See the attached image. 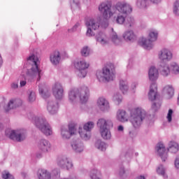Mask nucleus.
<instances>
[{"label": "nucleus", "mask_w": 179, "mask_h": 179, "mask_svg": "<svg viewBox=\"0 0 179 179\" xmlns=\"http://www.w3.org/2000/svg\"><path fill=\"white\" fill-rule=\"evenodd\" d=\"M27 64H29L31 69L27 72V76L34 78L38 76V80L41 78V70L38 69V57L34 55H31L27 59Z\"/></svg>", "instance_id": "f257e3e1"}, {"label": "nucleus", "mask_w": 179, "mask_h": 179, "mask_svg": "<svg viewBox=\"0 0 179 179\" xmlns=\"http://www.w3.org/2000/svg\"><path fill=\"white\" fill-rule=\"evenodd\" d=\"M70 101L80 100L81 103H86L89 100V89L87 87H82L77 90H71L69 94Z\"/></svg>", "instance_id": "f03ea898"}, {"label": "nucleus", "mask_w": 179, "mask_h": 179, "mask_svg": "<svg viewBox=\"0 0 179 179\" xmlns=\"http://www.w3.org/2000/svg\"><path fill=\"white\" fill-rule=\"evenodd\" d=\"M146 113L141 108L132 109L130 112V122L134 128H139L145 119Z\"/></svg>", "instance_id": "7ed1b4c3"}, {"label": "nucleus", "mask_w": 179, "mask_h": 179, "mask_svg": "<svg viewBox=\"0 0 179 179\" xmlns=\"http://www.w3.org/2000/svg\"><path fill=\"white\" fill-rule=\"evenodd\" d=\"M114 69L113 64L108 65L103 69L102 72L96 73V77L100 82H111L115 78Z\"/></svg>", "instance_id": "20e7f679"}, {"label": "nucleus", "mask_w": 179, "mask_h": 179, "mask_svg": "<svg viewBox=\"0 0 179 179\" xmlns=\"http://www.w3.org/2000/svg\"><path fill=\"white\" fill-rule=\"evenodd\" d=\"M99 128H100V134L103 139H110L111 138V132L108 128H113V122L110 120L99 119L97 122Z\"/></svg>", "instance_id": "39448f33"}, {"label": "nucleus", "mask_w": 179, "mask_h": 179, "mask_svg": "<svg viewBox=\"0 0 179 179\" xmlns=\"http://www.w3.org/2000/svg\"><path fill=\"white\" fill-rule=\"evenodd\" d=\"M35 125L46 136H49V135L52 134V130H51L50 124L43 118H35Z\"/></svg>", "instance_id": "423d86ee"}, {"label": "nucleus", "mask_w": 179, "mask_h": 179, "mask_svg": "<svg viewBox=\"0 0 179 179\" xmlns=\"http://www.w3.org/2000/svg\"><path fill=\"white\" fill-rule=\"evenodd\" d=\"M156 40H157V33L151 31L149 33L148 40L145 38H142L139 40L138 43L141 47L145 48V50H150V48H152V43H153V41H156Z\"/></svg>", "instance_id": "0eeeda50"}, {"label": "nucleus", "mask_w": 179, "mask_h": 179, "mask_svg": "<svg viewBox=\"0 0 179 179\" xmlns=\"http://www.w3.org/2000/svg\"><path fill=\"white\" fill-rule=\"evenodd\" d=\"M94 128V123L93 122H88L86 123L83 129H79V134L83 139L87 141L90 138V131Z\"/></svg>", "instance_id": "6e6552de"}, {"label": "nucleus", "mask_w": 179, "mask_h": 179, "mask_svg": "<svg viewBox=\"0 0 179 179\" xmlns=\"http://www.w3.org/2000/svg\"><path fill=\"white\" fill-rule=\"evenodd\" d=\"M85 24L87 27H88L86 34L87 37H93V36H94V32H93L92 30H97V29L100 27V23L94 19H90L85 22Z\"/></svg>", "instance_id": "1a4fd4ad"}, {"label": "nucleus", "mask_w": 179, "mask_h": 179, "mask_svg": "<svg viewBox=\"0 0 179 179\" xmlns=\"http://www.w3.org/2000/svg\"><path fill=\"white\" fill-rule=\"evenodd\" d=\"M99 10L102 13L104 19L106 20L113 16V12H111V3L109 2L102 3L99 7Z\"/></svg>", "instance_id": "9d476101"}, {"label": "nucleus", "mask_w": 179, "mask_h": 179, "mask_svg": "<svg viewBox=\"0 0 179 179\" xmlns=\"http://www.w3.org/2000/svg\"><path fill=\"white\" fill-rule=\"evenodd\" d=\"M89 63L86 62L85 60H80L75 64V67L78 69V76L79 78H85L87 75L86 69L89 68Z\"/></svg>", "instance_id": "9b49d317"}, {"label": "nucleus", "mask_w": 179, "mask_h": 179, "mask_svg": "<svg viewBox=\"0 0 179 179\" xmlns=\"http://www.w3.org/2000/svg\"><path fill=\"white\" fill-rule=\"evenodd\" d=\"M6 135L9 136L10 139L17 141V142H22V141H24V139H26V133L22 131L13 130L10 132V135L8 134V131H6Z\"/></svg>", "instance_id": "f8f14e48"}, {"label": "nucleus", "mask_w": 179, "mask_h": 179, "mask_svg": "<svg viewBox=\"0 0 179 179\" xmlns=\"http://www.w3.org/2000/svg\"><path fill=\"white\" fill-rule=\"evenodd\" d=\"M115 8L120 13L123 15H128V13H131L132 12V7L124 1H119L117 3L115 6Z\"/></svg>", "instance_id": "ddd939ff"}, {"label": "nucleus", "mask_w": 179, "mask_h": 179, "mask_svg": "<svg viewBox=\"0 0 179 179\" xmlns=\"http://www.w3.org/2000/svg\"><path fill=\"white\" fill-rule=\"evenodd\" d=\"M76 132V126L75 124H69V131L62 129V136L65 139H69L72 135H75V133Z\"/></svg>", "instance_id": "4468645a"}, {"label": "nucleus", "mask_w": 179, "mask_h": 179, "mask_svg": "<svg viewBox=\"0 0 179 179\" xmlns=\"http://www.w3.org/2000/svg\"><path fill=\"white\" fill-rule=\"evenodd\" d=\"M52 94L55 96V99L58 100L64 97V88L60 83H56L52 87Z\"/></svg>", "instance_id": "2eb2a0df"}, {"label": "nucleus", "mask_w": 179, "mask_h": 179, "mask_svg": "<svg viewBox=\"0 0 179 179\" xmlns=\"http://www.w3.org/2000/svg\"><path fill=\"white\" fill-rule=\"evenodd\" d=\"M156 149L162 162H166L167 159V151L166 150V147H164V145H163L162 143H159L157 145Z\"/></svg>", "instance_id": "dca6fc26"}, {"label": "nucleus", "mask_w": 179, "mask_h": 179, "mask_svg": "<svg viewBox=\"0 0 179 179\" xmlns=\"http://www.w3.org/2000/svg\"><path fill=\"white\" fill-rule=\"evenodd\" d=\"M158 57L161 61H170L173 58V53L167 49H163L159 52Z\"/></svg>", "instance_id": "f3484780"}, {"label": "nucleus", "mask_w": 179, "mask_h": 179, "mask_svg": "<svg viewBox=\"0 0 179 179\" xmlns=\"http://www.w3.org/2000/svg\"><path fill=\"white\" fill-rule=\"evenodd\" d=\"M38 148L40 149V150L45 153L51 150V144L50 142H48V141L42 139L40 141Z\"/></svg>", "instance_id": "a211bd4d"}, {"label": "nucleus", "mask_w": 179, "mask_h": 179, "mask_svg": "<svg viewBox=\"0 0 179 179\" xmlns=\"http://www.w3.org/2000/svg\"><path fill=\"white\" fill-rule=\"evenodd\" d=\"M158 96L157 85L155 83H153L150 86V92L148 94V99L151 101H153L157 99Z\"/></svg>", "instance_id": "6ab92c4d"}, {"label": "nucleus", "mask_w": 179, "mask_h": 179, "mask_svg": "<svg viewBox=\"0 0 179 179\" xmlns=\"http://www.w3.org/2000/svg\"><path fill=\"white\" fill-rule=\"evenodd\" d=\"M58 166L59 167H62V169H66V170H69L73 167V164H72V162L71 160L68 159V158L64 157L62 159H60L58 163Z\"/></svg>", "instance_id": "aec40b11"}, {"label": "nucleus", "mask_w": 179, "mask_h": 179, "mask_svg": "<svg viewBox=\"0 0 179 179\" xmlns=\"http://www.w3.org/2000/svg\"><path fill=\"white\" fill-rule=\"evenodd\" d=\"M50 59L53 65H58L61 61V53L59 51H55L50 55Z\"/></svg>", "instance_id": "412c9836"}, {"label": "nucleus", "mask_w": 179, "mask_h": 179, "mask_svg": "<svg viewBox=\"0 0 179 179\" xmlns=\"http://www.w3.org/2000/svg\"><path fill=\"white\" fill-rule=\"evenodd\" d=\"M47 109L50 114H56L58 111V103L50 101L48 103Z\"/></svg>", "instance_id": "4be33fe9"}, {"label": "nucleus", "mask_w": 179, "mask_h": 179, "mask_svg": "<svg viewBox=\"0 0 179 179\" xmlns=\"http://www.w3.org/2000/svg\"><path fill=\"white\" fill-rule=\"evenodd\" d=\"M97 105L98 107H99V108H101V110H102L103 111L108 110V108H110L108 101L104 98H99L97 101Z\"/></svg>", "instance_id": "5701e85b"}, {"label": "nucleus", "mask_w": 179, "mask_h": 179, "mask_svg": "<svg viewBox=\"0 0 179 179\" xmlns=\"http://www.w3.org/2000/svg\"><path fill=\"white\" fill-rule=\"evenodd\" d=\"M148 76L150 80H156L159 78V71L155 66H151L148 71Z\"/></svg>", "instance_id": "b1692460"}, {"label": "nucleus", "mask_w": 179, "mask_h": 179, "mask_svg": "<svg viewBox=\"0 0 179 179\" xmlns=\"http://www.w3.org/2000/svg\"><path fill=\"white\" fill-rule=\"evenodd\" d=\"M37 176L38 179H51V174L45 169H38Z\"/></svg>", "instance_id": "393cba45"}, {"label": "nucleus", "mask_w": 179, "mask_h": 179, "mask_svg": "<svg viewBox=\"0 0 179 179\" xmlns=\"http://www.w3.org/2000/svg\"><path fill=\"white\" fill-rule=\"evenodd\" d=\"M117 120L120 122H127V121H128L127 112L122 110H119L117 113Z\"/></svg>", "instance_id": "a878e982"}, {"label": "nucleus", "mask_w": 179, "mask_h": 179, "mask_svg": "<svg viewBox=\"0 0 179 179\" xmlns=\"http://www.w3.org/2000/svg\"><path fill=\"white\" fill-rule=\"evenodd\" d=\"M96 40L103 45L108 43V38H107V36H106L103 32H100L98 35H96Z\"/></svg>", "instance_id": "bb28decb"}, {"label": "nucleus", "mask_w": 179, "mask_h": 179, "mask_svg": "<svg viewBox=\"0 0 179 179\" xmlns=\"http://www.w3.org/2000/svg\"><path fill=\"white\" fill-rule=\"evenodd\" d=\"M23 102L20 99H17V100H10L8 103V107L10 110L11 108H16V107H20Z\"/></svg>", "instance_id": "cd10ccee"}, {"label": "nucleus", "mask_w": 179, "mask_h": 179, "mask_svg": "<svg viewBox=\"0 0 179 179\" xmlns=\"http://www.w3.org/2000/svg\"><path fill=\"white\" fill-rule=\"evenodd\" d=\"M179 150L178 144L176 142L171 141L169 143V148H168V152H171V153H177Z\"/></svg>", "instance_id": "c85d7f7f"}, {"label": "nucleus", "mask_w": 179, "mask_h": 179, "mask_svg": "<svg viewBox=\"0 0 179 179\" xmlns=\"http://www.w3.org/2000/svg\"><path fill=\"white\" fill-rule=\"evenodd\" d=\"M123 37L124 40H127V41H132V40H135V34L132 31L124 33Z\"/></svg>", "instance_id": "c756f323"}, {"label": "nucleus", "mask_w": 179, "mask_h": 179, "mask_svg": "<svg viewBox=\"0 0 179 179\" xmlns=\"http://www.w3.org/2000/svg\"><path fill=\"white\" fill-rule=\"evenodd\" d=\"M157 173L159 176H162L164 178H167V174H166V169L163 166V165H159L157 169Z\"/></svg>", "instance_id": "7c9ffc66"}, {"label": "nucleus", "mask_w": 179, "mask_h": 179, "mask_svg": "<svg viewBox=\"0 0 179 179\" xmlns=\"http://www.w3.org/2000/svg\"><path fill=\"white\" fill-rule=\"evenodd\" d=\"M120 89L122 93H127L128 92V83L126 81H120Z\"/></svg>", "instance_id": "2f4dec72"}, {"label": "nucleus", "mask_w": 179, "mask_h": 179, "mask_svg": "<svg viewBox=\"0 0 179 179\" xmlns=\"http://www.w3.org/2000/svg\"><path fill=\"white\" fill-rule=\"evenodd\" d=\"M164 92H165V93H167L169 97H172L174 95V88H173V86L171 85H166L164 88Z\"/></svg>", "instance_id": "473e14b6"}, {"label": "nucleus", "mask_w": 179, "mask_h": 179, "mask_svg": "<svg viewBox=\"0 0 179 179\" xmlns=\"http://www.w3.org/2000/svg\"><path fill=\"white\" fill-rule=\"evenodd\" d=\"M146 1L148 0H138L137 1L138 6H141L142 8L146 7ZM151 2H153V3H157V2H159L160 0H150Z\"/></svg>", "instance_id": "72a5a7b5"}, {"label": "nucleus", "mask_w": 179, "mask_h": 179, "mask_svg": "<svg viewBox=\"0 0 179 179\" xmlns=\"http://www.w3.org/2000/svg\"><path fill=\"white\" fill-rule=\"evenodd\" d=\"M73 149L76 150V152H78V153H80V152H83V145L82 143H73L71 145Z\"/></svg>", "instance_id": "f704fd0d"}, {"label": "nucleus", "mask_w": 179, "mask_h": 179, "mask_svg": "<svg viewBox=\"0 0 179 179\" xmlns=\"http://www.w3.org/2000/svg\"><path fill=\"white\" fill-rule=\"evenodd\" d=\"M171 70L173 73L177 74L179 73V66L177 63L173 62L171 64Z\"/></svg>", "instance_id": "c9c22d12"}, {"label": "nucleus", "mask_w": 179, "mask_h": 179, "mask_svg": "<svg viewBox=\"0 0 179 179\" xmlns=\"http://www.w3.org/2000/svg\"><path fill=\"white\" fill-rule=\"evenodd\" d=\"M111 40L115 44H120L121 43V40L118 38L117 34L114 32L111 35Z\"/></svg>", "instance_id": "e433bc0d"}, {"label": "nucleus", "mask_w": 179, "mask_h": 179, "mask_svg": "<svg viewBox=\"0 0 179 179\" xmlns=\"http://www.w3.org/2000/svg\"><path fill=\"white\" fill-rule=\"evenodd\" d=\"M39 93L42 95L43 99H47V97H50V92H45V89H43L41 86H39Z\"/></svg>", "instance_id": "4c0bfd02"}, {"label": "nucleus", "mask_w": 179, "mask_h": 179, "mask_svg": "<svg viewBox=\"0 0 179 179\" xmlns=\"http://www.w3.org/2000/svg\"><path fill=\"white\" fill-rule=\"evenodd\" d=\"M161 69H162V74L164 76H167L170 73V68L169 67V66H167V64L164 66Z\"/></svg>", "instance_id": "58836bf2"}, {"label": "nucleus", "mask_w": 179, "mask_h": 179, "mask_svg": "<svg viewBox=\"0 0 179 179\" xmlns=\"http://www.w3.org/2000/svg\"><path fill=\"white\" fill-rule=\"evenodd\" d=\"M89 54H90V49H89V47L85 46L81 50V55L83 57H88Z\"/></svg>", "instance_id": "ea45409f"}, {"label": "nucleus", "mask_w": 179, "mask_h": 179, "mask_svg": "<svg viewBox=\"0 0 179 179\" xmlns=\"http://www.w3.org/2000/svg\"><path fill=\"white\" fill-rule=\"evenodd\" d=\"M127 23H126V26L127 27H132V26H134V23H135V20H134V17H128L127 18Z\"/></svg>", "instance_id": "a19ab883"}, {"label": "nucleus", "mask_w": 179, "mask_h": 179, "mask_svg": "<svg viewBox=\"0 0 179 179\" xmlns=\"http://www.w3.org/2000/svg\"><path fill=\"white\" fill-rule=\"evenodd\" d=\"M125 16H127V15H117V19H116L117 23H118V24H122V23H124V22H125Z\"/></svg>", "instance_id": "79ce46f5"}, {"label": "nucleus", "mask_w": 179, "mask_h": 179, "mask_svg": "<svg viewBox=\"0 0 179 179\" xmlns=\"http://www.w3.org/2000/svg\"><path fill=\"white\" fill-rule=\"evenodd\" d=\"M173 13L179 15V0H177L173 5Z\"/></svg>", "instance_id": "37998d69"}, {"label": "nucleus", "mask_w": 179, "mask_h": 179, "mask_svg": "<svg viewBox=\"0 0 179 179\" xmlns=\"http://www.w3.org/2000/svg\"><path fill=\"white\" fill-rule=\"evenodd\" d=\"M162 106V103L158 101L156 103H154L152 106V110H154V111H157V110H159V108H160V106Z\"/></svg>", "instance_id": "c03bdc74"}, {"label": "nucleus", "mask_w": 179, "mask_h": 179, "mask_svg": "<svg viewBox=\"0 0 179 179\" xmlns=\"http://www.w3.org/2000/svg\"><path fill=\"white\" fill-rule=\"evenodd\" d=\"M2 177L3 179H15L13 176H12L9 172H3L2 174Z\"/></svg>", "instance_id": "a18cd8bd"}, {"label": "nucleus", "mask_w": 179, "mask_h": 179, "mask_svg": "<svg viewBox=\"0 0 179 179\" xmlns=\"http://www.w3.org/2000/svg\"><path fill=\"white\" fill-rule=\"evenodd\" d=\"M36 100V93L34 92H31L29 95V101L33 103Z\"/></svg>", "instance_id": "49530a36"}, {"label": "nucleus", "mask_w": 179, "mask_h": 179, "mask_svg": "<svg viewBox=\"0 0 179 179\" xmlns=\"http://www.w3.org/2000/svg\"><path fill=\"white\" fill-rule=\"evenodd\" d=\"M113 100L115 101H117V104H120V103H121V101H122V97L120 95H118L116 94L113 96Z\"/></svg>", "instance_id": "de8ad7c7"}, {"label": "nucleus", "mask_w": 179, "mask_h": 179, "mask_svg": "<svg viewBox=\"0 0 179 179\" xmlns=\"http://www.w3.org/2000/svg\"><path fill=\"white\" fill-rule=\"evenodd\" d=\"M97 171L94 170L90 173V177L92 179H100L99 176H97Z\"/></svg>", "instance_id": "09e8293b"}, {"label": "nucleus", "mask_w": 179, "mask_h": 179, "mask_svg": "<svg viewBox=\"0 0 179 179\" xmlns=\"http://www.w3.org/2000/svg\"><path fill=\"white\" fill-rule=\"evenodd\" d=\"M98 149H99V150H101L102 152H104V150H106V143L103 142H101Z\"/></svg>", "instance_id": "8fccbe9b"}, {"label": "nucleus", "mask_w": 179, "mask_h": 179, "mask_svg": "<svg viewBox=\"0 0 179 179\" xmlns=\"http://www.w3.org/2000/svg\"><path fill=\"white\" fill-rule=\"evenodd\" d=\"M172 115H173V110L171 109H169L168 115H167V120H168L169 122H171Z\"/></svg>", "instance_id": "3c124183"}, {"label": "nucleus", "mask_w": 179, "mask_h": 179, "mask_svg": "<svg viewBox=\"0 0 179 179\" xmlns=\"http://www.w3.org/2000/svg\"><path fill=\"white\" fill-rule=\"evenodd\" d=\"M175 166L176 169H179V157L175 160Z\"/></svg>", "instance_id": "603ef678"}, {"label": "nucleus", "mask_w": 179, "mask_h": 179, "mask_svg": "<svg viewBox=\"0 0 179 179\" xmlns=\"http://www.w3.org/2000/svg\"><path fill=\"white\" fill-rule=\"evenodd\" d=\"M11 87L12 89H17V87H19V85H17V83H13L11 84Z\"/></svg>", "instance_id": "864d4df0"}, {"label": "nucleus", "mask_w": 179, "mask_h": 179, "mask_svg": "<svg viewBox=\"0 0 179 179\" xmlns=\"http://www.w3.org/2000/svg\"><path fill=\"white\" fill-rule=\"evenodd\" d=\"M20 86L21 87H23V86H26V80L20 81Z\"/></svg>", "instance_id": "5fc2aeb1"}, {"label": "nucleus", "mask_w": 179, "mask_h": 179, "mask_svg": "<svg viewBox=\"0 0 179 179\" xmlns=\"http://www.w3.org/2000/svg\"><path fill=\"white\" fill-rule=\"evenodd\" d=\"M117 129L118 131H124V127H122V125H120Z\"/></svg>", "instance_id": "6e6d98bb"}, {"label": "nucleus", "mask_w": 179, "mask_h": 179, "mask_svg": "<svg viewBox=\"0 0 179 179\" xmlns=\"http://www.w3.org/2000/svg\"><path fill=\"white\" fill-rule=\"evenodd\" d=\"M136 179H145V176L138 177Z\"/></svg>", "instance_id": "4d7b16f0"}, {"label": "nucleus", "mask_w": 179, "mask_h": 179, "mask_svg": "<svg viewBox=\"0 0 179 179\" xmlns=\"http://www.w3.org/2000/svg\"><path fill=\"white\" fill-rule=\"evenodd\" d=\"M2 64V57H1V55H0V65H1Z\"/></svg>", "instance_id": "13d9d810"}, {"label": "nucleus", "mask_w": 179, "mask_h": 179, "mask_svg": "<svg viewBox=\"0 0 179 179\" xmlns=\"http://www.w3.org/2000/svg\"><path fill=\"white\" fill-rule=\"evenodd\" d=\"M78 26H79V24H76V25L74 26V27H78Z\"/></svg>", "instance_id": "bf43d9fd"}, {"label": "nucleus", "mask_w": 179, "mask_h": 179, "mask_svg": "<svg viewBox=\"0 0 179 179\" xmlns=\"http://www.w3.org/2000/svg\"><path fill=\"white\" fill-rule=\"evenodd\" d=\"M0 128H1V124H0Z\"/></svg>", "instance_id": "052dcab7"}]
</instances>
